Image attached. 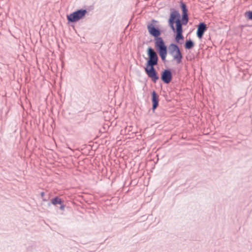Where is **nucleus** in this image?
Segmentation results:
<instances>
[{
	"label": "nucleus",
	"instance_id": "nucleus-12",
	"mask_svg": "<svg viewBox=\"0 0 252 252\" xmlns=\"http://www.w3.org/2000/svg\"><path fill=\"white\" fill-rule=\"evenodd\" d=\"M194 42L191 39H187L184 44V47L186 50H190L194 47Z\"/></svg>",
	"mask_w": 252,
	"mask_h": 252
},
{
	"label": "nucleus",
	"instance_id": "nucleus-13",
	"mask_svg": "<svg viewBox=\"0 0 252 252\" xmlns=\"http://www.w3.org/2000/svg\"><path fill=\"white\" fill-rule=\"evenodd\" d=\"M63 201L62 198L58 196H56L51 200V203H49L48 205H50L51 203L53 205L56 206L57 205L61 204L62 203H63Z\"/></svg>",
	"mask_w": 252,
	"mask_h": 252
},
{
	"label": "nucleus",
	"instance_id": "nucleus-15",
	"mask_svg": "<svg viewBox=\"0 0 252 252\" xmlns=\"http://www.w3.org/2000/svg\"><path fill=\"white\" fill-rule=\"evenodd\" d=\"M34 249V247L33 246L31 245L29 246L27 248V251L29 252H32Z\"/></svg>",
	"mask_w": 252,
	"mask_h": 252
},
{
	"label": "nucleus",
	"instance_id": "nucleus-18",
	"mask_svg": "<svg viewBox=\"0 0 252 252\" xmlns=\"http://www.w3.org/2000/svg\"><path fill=\"white\" fill-rule=\"evenodd\" d=\"M244 27L245 26V27H252V25H247L246 26H243Z\"/></svg>",
	"mask_w": 252,
	"mask_h": 252
},
{
	"label": "nucleus",
	"instance_id": "nucleus-5",
	"mask_svg": "<svg viewBox=\"0 0 252 252\" xmlns=\"http://www.w3.org/2000/svg\"><path fill=\"white\" fill-rule=\"evenodd\" d=\"M88 13L86 9H78L66 16L68 24L75 23L80 20L83 19L86 14Z\"/></svg>",
	"mask_w": 252,
	"mask_h": 252
},
{
	"label": "nucleus",
	"instance_id": "nucleus-19",
	"mask_svg": "<svg viewBox=\"0 0 252 252\" xmlns=\"http://www.w3.org/2000/svg\"><path fill=\"white\" fill-rule=\"evenodd\" d=\"M47 200H48V199L43 198V201H47Z\"/></svg>",
	"mask_w": 252,
	"mask_h": 252
},
{
	"label": "nucleus",
	"instance_id": "nucleus-14",
	"mask_svg": "<svg viewBox=\"0 0 252 252\" xmlns=\"http://www.w3.org/2000/svg\"><path fill=\"white\" fill-rule=\"evenodd\" d=\"M244 16L247 20L252 21V10H248L245 12Z\"/></svg>",
	"mask_w": 252,
	"mask_h": 252
},
{
	"label": "nucleus",
	"instance_id": "nucleus-1",
	"mask_svg": "<svg viewBox=\"0 0 252 252\" xmlns=\"http://www.w3.org/2000/svg\"><path fill=\"white\" fill-rule=\"evenodd\" d=\"M148 58H145L147 62L144 67L145 72L148 76L155 83L159 79V76L155 66L158 65V57L157 53L151 47L147 49Z\"/></svg>",
	"mask_w": 252,
	"mask_h": 252
},
{
	"label": "nucleus",
	"instance_id": "nucleus-16",
	"mask_svg": "<svg viewBox=\"0 0 252 252\" xmlns=\"http://www.w3.org/2000/svg\"><path fill=\"white\" fill-rule=\"evenodd\" d=\"M60 209L62 211H64L65 208V205L62 203L61 204H60Z\"/></svg>",
	"mask_w": 252,
	"mask_h": 252
},
{
	"label": "nucleus",
	"instance_id": "nucleus-4",
	"mask_svg": "<svg viewBox=\"0 0 252 252\" xmlns=\"http://www.w3.org/2000/svg\"><path fill=\"white\" fill-rule=\"evenodd\" d=\"M169 54L173 57V60L176 62L177 64L182 62L183 58L182 53L178 44L172 43L168 46Z\"/></svg>",
	"mask_w": 252,
	"mask_h": 252
},
{
	"label": "nucleus",
	"instance_id": "nucleus-10",
	"mask_svg": "<svg viewBox=\"0 0 252 252\" xmlns=\"http://www.w3.org/2000/svg\"><path fill=\"white\" fill-rule=\"evenodd\" d=\"M174 34V41L176 44H182L184 41V36L183 35L184 31H172Z\"/></svg>",
	"mask_w": 252,
	"mask_h": 252
},
{
	"label": "nucleus",
	"instance_id": "nucleus-9",
	"mask_svg": "<svg viewBox=\"0 0 252 252\" xmlns=\"http://www.w3.org/2000/svg\"><path fill=\"white\" fill-rule=\"evenodd\" d=\"M151 100L152 103V111L155 112V110L159 105V96L155 91H153L151 93Z\"/></svg>",
	"mask_w": 252,
	"mask_h": 252
},
{
	"label": "nucleus",
	"instance_id": "nucleus-8",
	"mask_svg": "<svg viewBox=\"0 0 252 252\" xmlns=\"http://www.w3.org/2000/svg\"><path fill=\"white\" fill-rule=\"evenodd\" d=\"M208 27L204 22H200L197 26L196 35L201 39L202 38L205 32L207 30Z\"/></svg>",
	"mask_w": 252,
	"mask_h": 252
},
{
	"label": "nucleus",
	"instance_id": "nucleus-3",
	"mask_svg": "<svg viewBox=\"0 0 252 252\" xmlns=\"http://www.w3.org/2000/svg\"><path fill=\"white\" fill-rule=\"evenodd\" d=\"M158 23V21L152 19L150 23H148L147 26L150 35L154 37L155 45L164 42L163 38L160 36L162 33L161 30L156 25Z\"/></svg>",
	"mask_w": 252,
	"mask_h": 252
},
{
	"label": "nucleus",
	"instance_id": "nucleus-7",
	"mask_svg": "<svg viewBox=\"0 0 252 252\" xmlns=\"http://www.w3.org/2000/svg\"><path fill=\"white\" fill-rule=\"evenodd\" d=\"M173 75L172 70L170 68H166L162 70L160 73V79L165 84H169L172 81Z\"/></svg>",
	"mask_w": 252,
	"mask_h": 252
},
{
	"label": "nucleus",
	"instance_id": "nucleus-6",
	"mask_svg": "<svg viewBox=\"0 0 252 252\" xmlns=\"http://www.w3.org/2000/svg\"><path fill=\"white\" fill-rule=\"evenodd\" d=\"M155 48L159 56H160L162 61L163 63L166 62V57L167 54V47L165 42L155 45Z\"/></svg>",
	"mask_w": 252,
	"mask_h": 252
},
{
	"label": "nucleus",
	"instance_id": "nucleus-17",
	"mask_svg": "<svg viewBox=\"0 0 252 252\" xmlns=\"http://www.w3.org/2000/svg\"><path fill=\"white\" fill-rule=\"evenodd\" d=\"M41 196L43 198L45 195L44 192L42 191L40 193Z\"/></svg>",
	"mask_w": 252,
	"mask_h": 252
},
{
	"label": "nucleus",
	"instance_id": "nucleus-2",
	"mask_svg": "<svg viewBox=\"0 0 252 252\" xmlns=\"http://www.w3.org/2000/svg\"><path fill=\"white\" fill-rule=\"evenodd\" d=\"M168 24L172 31H184L183 26H186L189 21V16L181 15L180 12L174 8L170 9Z\"/></svg>",
	"mask_w": 252,
	"mask_h": 252
},
{
	"label": "nucleus",
	"instance_id": "nucleus-11",
	"mask_svg": "<svg viewBox=\"0 0 252 252\" xmlns=\"http://www.w3.org/2000/svg\"><path fill=\"white\" fill-rule=\"evenodd\" d=\"M180 8L182 10V15H184L189 16L188 15V9L187 8V6L185 2H184L183 0H181L180 1Z\"/></svg>",
	"mask_w": 252,
	"mask_h": 252
}]
</instances>
